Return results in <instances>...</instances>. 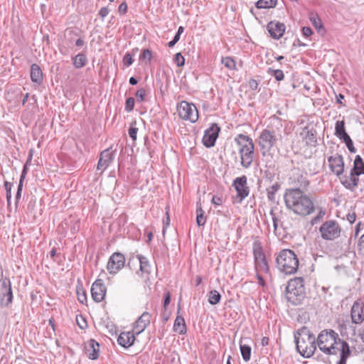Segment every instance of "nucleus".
I'll return each instance as SVG.
<instances>
[{
	"label": "nucleus",
	"mask_w": 364,
	"mask_h": 364,
	"mask_svg": "<svg viewBox=\"0 0 364 364\" xmlns=\"http://www.w3.org/2000/svg\"><path fill=\"white\" fill-rule=\"evenodd\" d=\"M196 223L198 226H203L205 223V218L204 217V211L201 206H198L196 209Z\"/></svg>",
	"instance_id": "nucleus-34"
},
{
	"label": "nucleus",
	"mask_w": 364,
	"mask_h": 364,
	"mask_svg": "<svg viewBox=\"0 0 364 364\" xmlns=\"http://www.w3.org/2000/svg\"><path fill=\"white\" fill-rule=\"evenodd\" d=\"M4 187L6 191V194H11V188H12V183L8 181L4 182Z\"/></svg>",
	"instance_id": "nucleus-59"
},
{
	"label": "nucleus",
	"mask_w": 364,
	"mask_h": 364,
	"mask_svg": "<svg viewBox=\"0 0 364 364\" xmlns=\"http://www.w3.org/2000/svg\"><path fill=\"white\" fill-rule=\"evenodd\" d=\"M28 165V164H26L24 165L20 178L25 179L26 175L27 174V172H28V167H27Z\"/></svg>",
	"instance_id": "nucleus-60"
},
{
	"label": "nucleus",
	"mask_w": 364,
	"mask_h": 364,
	"mask_svg": "<svg viewBox=\"0 0 364 364\" xmlns=\"http://www.w3.org/2000/svg\"><path fill=\"white\" fill-rule=\"evenodd\" d=\"M124 255L121 252H114L110 256L108 260L107 269L110 274H114L122 269L124 267Z\"/></svg>",
	"instance_id": "nucleus-12"
},
{
	"label": "nucleus",
	"mask_w": 364,
	"mask_h": 364,
	"mask_svg": "<svg viewBox=\"0 0 364 364\" xmlns=\"http://www.w3.org/2000/svg\"><path fill=\"white\" fill-rule=\"evenodd\" d=\"M12 299L11 284L10 279L6 277L3 279L1 285L0 306H8L12 302Z\"/></svg>",
	"instance_id": "nucleus-14"
},
{
	"label": "nucleus",
	"mask_w": 364,
	"mask_h": 364,
	"mask_svg": "<svg viewBox=\"0 0 364 364\" xmlns=\"http://www.w3.org/2000/svg\"><path fill=\"white\" fill-rule=\"evenodd\" d=\"M278 269L285 274H292L299 268V258L294 251L289 249L282 250L276 257Z\"/></svg>",
	"instance_id": "nucleus-5"
},
{
	"label": "nucleus",
	"mask_w": 364,
	"mask_h": 364,
	"mask_svg": "<svg viewBox=\"0 0 364 364\" xmlns=\"http://www.w3.org/2000/svg\"><path fill=\"white\" fill-rule=\"evenodd\" d=\"M356 215L355 213H348L347 215V220L349 221L350 223H353L355 221Z\"/></svg>",
	"instance_id": "nucleus-58"
},
{
	"label": "nucleus",
	"mask_w": 364,
	"mask_h": 364,
	"mask_svg": "<svg viewBox=\"0 0 364 364\" xmlns=\"http://www.w3.org/2000/svg\"><path fill=\"white\" fill-rule=\"evenodd\" d=\"M316 347L326 355L340 353V359L336 364H346L347 359L351 355L349 345L341 340L338 334L332 329H325L321 331L316 338Z\"/></svg>",
	"instance_id": "nucleus-1"
},
{
	"label": "nucleus",
	"mask_w": 364,
	"mask_h": 364,
	"mask_svg": "<svg viewBox=\"0 0 364 364\" xmlns=\"http://www.w3.org/2000/svg\"><path fill=\"white\" fill-rule=\"evenodd\" d=\"M359 175L350 170L349 176L340 177L341 184L347 189L353 191L358 186Z\"/></svg>",
	"instance_id": "nucleus-19"
},
{
	"label": "nucleus",
	"mask_w": 364,
	"mask_h": 364,
	"mask_svg": "<svg viewBox=\"0 0 364 364\" xmlns=\"http://www.w3.org/2000/svg\"><path fill=\"white\" fill-rule=\"evenodd\" d=\"M76 321H77V325L79 326V327L81 329H85L87 326V321L82 316H80V318H78L77 316Z\"/></svg>",
	"instance_id": "nucleus-48"
},
{
	"label": "nucleus",
	"mask_w": 364,
	"mask_h": 364,
	"mask_svg": "<svg viewBox=\"0 0 364 364\" xmlns=\"http://www.w3.org/2000/svg\"><path fill=\"white\" fill-rule=\"evenodd\" d=\"M151 321V315L149 312L144 311L134 322L133 325V331L136 335H139L149 325Z\"/></svg>",
	"instance_id": "nucleus-18"
},
{
	"label": "nucleus",
	"mask_w": 364,
	"mask_h": 364,
	"mask_svg": "<svg viewBox=\"0 0 364 364\" xmlns=\"http://www.w3.org/2000/svg\"><path fill=\"white\" fill-rule=\"evenodd\" d=\"M113 153L109 149H105L100 154V157L97 164V169L102 171H105L113 161Z\"/></svg>",
	"instance_id": "nucleus-22"
},
{
	"label": "nucleus",
	"mask_w": 364,
	"mask_h": 364,
	"mask_svg": "<svg viewBox=\"0 0 364 364\" xmlns=\"http://www.w3.org/2000/svg\"><path fill=\"white\" fill-rule=\"evenodd\" d=\"M269 339L268 337H266V336H264L262 338V341H261V344L262 346H266L269 344Z\"/></svg>",
	"instance_id": "nucleus-63"
},
{
	"label": "nucleus",
	"mask_w": 364,
	"mask_h": 364,
	"mask_svg": "<svg viewBox=\"0 0 364 364\" xmlns=\"http://www.w3.org/2000/svg\"><path fill=\"white\" fill-rule=\"evenodd\" d=\"M136 257L139 262V270L142 273L150 274L151 264L149 263L148 258L141 255H137Z\"/></svg>",
	"instance_id": "nucleus-27"
},
{
	"label": "nucleus",
	"mask_w": 364,
	"mask_h": 364,
	"mask_svg": "<svg viewBox=\"0 0 364 364\" xmlns=\"http://www.w3.org/2000/svg\"><path fill=\"white\" fill-rule=\"evenodd\" d=\"M134 107V99L133 97H129L127 99L125 102V110L128 112L132 111Z\"/></svg>",
	"instance_id": "nucleus-43"
},
{
	"label": "nucleus",
	"mask_w": 364,
	"mask_h": 364,
	"mask_svg": "<svg viewBox=\"0 0 364 364\" xmlns=\"http://www.w3.org/2000/svg\"><path fill=\"white\" fill-rule=\"evenodd\" d=\"M296 348L304 358H310L316 350V337L306 326L298 329L294 335Z\"/></svg>",
	"instance_id": "nucleus-3"
},
{
	"label": "nucleus",
	"mask_w": 364,
	"mask_h": 364,
	"mask_svg": "<svg viewBox=\"0 0 364 364\" xmlns=\"http://www.w3.org/2000/svg\"><path fill=\"white\" fill-rule=\"evenodd\" d=\"M300 135L307 146H316L317 144V133L313 127H305L300 133Z\"/></svg>",
	"instance_id": "nucleus-20"
},
{
	"label": "nucleus",
	"mask_w": 364,
	"mask_h": 364,
	"mask_svg": "<svg viewBox=\"0 0 364 364\" xmlns=\"http://www.w3.org/2000/svg\"><path fill=\"white\" fill-rule=\"evenodd\" d=\"M135 95H136L137 102H142L144 100V98L146 96V91L144 89L141 88L136 91Z\"/></svg>",
	"instance_id": "nucleus-45"
},
{
	"label": "nucleus",
	"mask_w": 364,
	"mask_h": 364,
	"mask_svg": "<svg viewBox=\"0 0 364 364\" xmlns=\"http://www.w3.org/2000/svg\"><path fill=\"white\" fill-rule=\"evenodd\" d=\"M221 63L230 70L235 69L236 66L235 61L230 57L223 58Z\"/></svg>",
	"instance_id": "nucleus-38"
},
{
	"label": "nucleus",
	"mask_w": 364,
	"mask_h": 364,
	"mask_svg": "<svg viewBox=\"0 0 364 364\" xmlns=\"http://www.w3.org/2000/svg\"><path fill=\"white\" fill-rule=\"evenodd\" d=\"M346 129H345V122L344 121H338L336 124L335 127V134L336 135L339 137L343 134H345Z\"/></svg>",
	"instance_id": "nucleus-37"
},
{
	"label": "nucleus",
	"mask_w": 364,
	"mask_h": 364,
	"mask_svg": "<svg viewBox=\"0 0 364 364\" xmlns=\"http://www.w3.org/2000/svg\"><path fill=\"white\" fill-rule=\"evenodd\" d=\"M232 186L237 192V198L238 203L242 201L248 196L250 193V188L247 186V178L246 176L237 177L232 182Z\"/></svg>",
	"instance_id": "nucleus-11"
},
{
	"label": "nucleus",
	"mask_w": 364,
	"mask_h": 364,
	"mask_svg": "<svg viewBox=\"0 0 364 364\" xmlns=\"http://www.w3.org/2000/svg\"><path fill=\"white\" fill-rule=\"evenodd\" d=\"M310 21L316 29L319 30L323 27L321 24V21L317 15L311 16L310 18Z\"/></svg>",
	"instance_id": "nucleus-41"
},
{
	"label": "nucleus",
	"mask_w": 364,
	"mask_h": 364,
	"mask_svg": "<svg viewBox=\"0 0 364 364\" xmlns=\"http://www.w3.org/2000/svg\"><path fill=\"white\" fill-rule=\"evenodd\" d=\"M174 62L178 67H181L185 64V58L181 53H177L174 56Z\"/></svg>",
	"instance_id": "nucleus-40"
},
{
	"label": "nucleus",
	"mask_w": 364,
	"mask_h": 364,
	"mask_svg": "<svg viewBox=\"0 0 364 364\" xmlns=\"http://www.w3.org/2000/svg\"><path fill=\"white\" fill-rule=\"evenodd\" d=\"M286 298L291 304H301L306 298L304 280L302 277L291 279L286 287Z\"/></svg>",
	"instance_id": "nucleus-6"
},
{
	"label": "nucleus",
	"mask_w": 364,
	"mask_h": 364,
	"mask_svg": "<svg viewBox=\"0 0 364 364\" xmlns=\"http://www.w3.org/2000/svg\"><path fill=\"white\" fill-rule=\"evenodd\" d=\"M267 73L270 75L274 76V78L277 81H281V80H284V75L283 71L279 69L274 70V69L269 68L267 70Z\"/></svg>",
	"instance_id": "nucleus-35"
},
{
	"label": "nucleus",
	"mask_w": 364,
	"mask_h": 364,
	"mask_svg": "<svg viewBox=\"0 0 364 364\" xmlns=\"http://www.w3.org/2000/svg\"><path fill=\"white\" fill-rule=\"evenodd\" d=\"M257 279L258 280V284L262 287L265 285V282L262 277L259 275V274H257Z\"/></svg>",
	"instance_id": "nucleus-62"
},
{
	"label": "nucleus",
	"mask_w": 364,
	"mask_h": 364,
	"mask_svg": "<svg viewBox=\"0 0 364 364\" xmlns=\"http://www.w3.org/2000/svg\"><path fill=\"white\" fill-rule=\"evenodd\" d=\"M351 171L358 173L359 176L364 174V162L360 155H357L355 158L353 167Z\"/></svg>",
	"instance_id": "nucleus-29"
},
{
	"label": "nucleus",
	"mask_w": 364,
	"mask_h": 364,
	"mask_svg": "<svg viewBox=\"0 0 364 364\" xmlns=\"http://www.w3.org/2000/svg\"><path fill=\"white\" fill-rule=\"evenodd\" d=\"M173 331L179 334H184L186 332L185 320L181 316H177L173 324Z\"/></svg>",
	"instance_id": "nucleus-28"
},
{
	"label": "nucleus",
	"mask_w": 364,
	"mask_h": 364,
	"mask_svg": "<svg viewBox=\"0 0 364 364\" xmlns=\"http://www.w3.org/2000/svg\"><path fill=\"white\" fill-rule=\"evenodd\" d=\"M170 302H171V295H170V293L168 292L164 297V307L166 309V306L170 304Z\"/></svg>",
	"instance_id": "nucleus-57"
},
{
	"label": "nucleus",
	"mask_w": 364,
	"mask_h": 364,
	"mask_svg": "<svg viewBox=\"0 0 364 364\" xmlns=\"http://www.w3.org/2000/svg\"><path fill=\"white\" fill-rule=\"evenodd\" d=\"M284 198L287 208L296 215L306 216L312 213L315 209L311 199L300 188L287 190Z\"/></svg>",
	"instance_id": "nucleus-2"
},
{
	"label": "nucleus",
	"mask_w": 364,
	"mask_h": 364,
	"mask_svg": "<svg viewBox=\"0 0 364 364\" xmlns=\"http://www.w3.org/2000/svg\"><path fill=\"white\" fill-rule=\"evenodd\" d=\"M341 229L338 223L333 220L326 221L319 228L321 237L326 240H333L338 238L341 235Z\"/></svg>",
	"instance_id": "nucleus-9"
},
{
	"label": "nucleus",
	"mask_w": 364,
	"mask_h": 364,
	"mask_svg": "<svg viewBox=\"0 0 364 364\" xmlns=\"http://www.w3.org/2000/svg\"><path fill=\"white\" fill-rule=\"evenodd\" d=\"M269 214L272 216V222H273L274 230L276 232V231L277 230V228H278V221H279V220H278L277 217L276 216V214H275V213H274L273 209H272L270 210Z\"/></svg>",
	"instance_id": "nucleus-47"
},
{
	"label": "nucleus",
	"mask_w": 364,
	"mask_h": 364,
	"mask_svg": "<svg viewBox=\"0 0 364 364\" xmlns=\"http://www.w3.org/2000/svg\"><path fill=\"white\" fill-rule=\"evenodd\" d=\"M99 343L93 339L88 341L87 346L86 347V353L88 355L90 359L95 360L99 356Z\"/></svg>",
	"instance_id": "nucleus-25"
},
{
	"label": "nucleus",
	"mask_w": 364,
	"mask_h": 364,
	"mask_svg": "<svg viewBox=\"0 0 364 364\" xmlns=\"http://www.w3.org/2000/svg\"><path fill=\"white\" fill-rule=\"evenodd\" d=\"M118 11L119 14H124L127 11V4L125 1H123L118 8Z\"/></svg>",
	"instance_id": "nucleus-53"
},
{
	"label": "nucleus",
	"mask_w": 364,
	"mask_h": 364,
	"mask_svg": "<svg viewBox=\"0 0 364 364\" xmlns=\"http://www.w3.org/2000/svg\"><path fill=\"white\" fill-rule=\"evenodd\" d=\"M220 132V127L216 123H213L210 127L205 131L202 141L207 148L215 146V141Z\"/></svg>",
	"instance_id": "nucleus-13"
},
{
	"label": "nucleus",
	"mask_w": 364,
	"mask_h": 364,
	"mask_svg": "<svg viewBox=\"0 0 364 364\" xmlns=\"http://www.w3.org/2000/svg\"><path fill=\"white\" fill-rule=\"evenodd\" d=\"M324 215H325V211L320 210L318 212V215L312 219L311 224L312 225L316 224L318 221H320V220H321L323 218Z\"/></svg>",
	"instance_id": "nucleus-49"
},
{
	"label": "nucleus",
	"mask_w": 364,
	"mask_h": 364,
	"mask_svg": "<svg viewBox=\"0 0 364 364\" xmlns=\"http://www.w3.org/2000/svg\"><path fill=\"white\" fill-rule=\"evenodd\" d=\"M211 202L213 204L215 205H220L223 203V199L220 196H213Z\"/></svg>",
	"instance_id": "nucleus-54"
},
{
	"label": "nucleus",
	"mask_w": 364,
	"mask_h": 364,
	"mask_svg": "<svg viewBox=\"0 0 364 364\" xmlns=\"http://www.w3.org/2000/svg\"><path fill=\"white\" fill-rule=\"evenodd\" d=\"M338 138L342 139L345 143L351 139L346 132L341 135V136H339Z\"/></svg>",
	"instance_id": "nucleus-61"
},
{
	"label": "nucleus",
	"mask_w": 364,
	"mask_h": 364,
	"mask_svg": "<svg viewBox=\"0 0 364 364\" xmlns=\"http://www.w3.org/2000/svg\"><path fill=\"white\" fill-rule=\"evenodd\" d=\"M282 138L274 129H265L259 136V146L262 156H272V150L276 146L278 139Z\"/></svg>",
	"instance_id": "nucleus-7"
},
{
	"label": "nucleus",
	"mask_w": 364,
	"mask_h": 364,
	"mask_svg": "<svg viewBox=\"0 0 364 364\" xmlns=\"http://www.w3.org/2000/svg\"><path fill=\"white\" fill-rule=\"evenodd\" d=\"M345 144L350 153H355L356 151V150L353 146V141L351 139L348 141Z\"/></svg>",
	"instance_id": "nucleus-55"
},
{
	"label": "nucleus",
	"mask_w": 364,
	"mask_h": 364,
	"mask_svg": "<svg viewBox=\"0 0 364 364\" xmlns=\"http://www.w3.org/2000/svg\"><path fill=\"white\" fill-rule=\"evenodd\" d=\"M234 140L240 146L238 153L241 166L245 168H250L254 159L255 145L252 139L249 136L239 134Z\"/></svg>",
	"instance_id": "nucleus-4"
},
{
	"label": "nucleus",
	"mask_w": 364,
	"mask_h": 364,
	"mask_svg": "<svg viewBox=\"0 0 364 364\" xmlns=\"http://www.w3.org/2000/svg\"><path fill=\"white\" fill-rule=\"evenodd\" d=\"M77 299L81 304H85L87 301V295L83 289L77 290Z\"/></svg>",
	"instance_id": "nucleus-44"
},
{
	"label": "nucleus",
	"mask_w": 364,
	"mask_h": 364,
	"mask_svg": "<svg viewBox=\"0 0 364 364\" xmlns=\"http://www.w3.org/2000/svg\"><path fill=\"white\" fill-rule=\"evenodd\" d=\"M240 348L243 360L246 362L249 361L251 357V347L248 345L240 343Z\"/></svg>",
	"instance_id": "nucleus-33"
},
{
	"label": "nucleus",
	"mask_w": 364,
	"mask_h": 364,
	"mask_svg": "<svg viewBox=\"0 0 364 364\" xmlns=\"http://www.w3.org/2000/svg\"><path fill=\"white\" fill-rule=\"evenodd\" d=\"M286 26L284 23L276 21H270L267 24V30L270 36L277 40L282 37L285 31Z\"/></svg>",
	"instance_id": "nucleus-21"
},
{
	"label": "nucleus",
	"mask_w": 364,
	"mask_h": 364,
	"mask_svg": "<svg viewBox=\"0 0 364 364\" xmlns=\"http://www.w3.org/2000/svg\"><path fill=\"white\" fill-rule=\"evenodd\" d=\"M277 0H259L255 3L257 9H270L277 6Z\"/></svg>",
	"instance_id": "nucleus-30"
},
{
	"label": "nucleus",
	"mask_w": 364,
	"mask_h": 364,
	"mask_svg": "<svg viewBox=\"0 0 364 364\" xmlns=\"http://www.w3.org/2000/svg\"><path fill=\"white\" fill-rule=\"evenodd\" d=\"M177 112L180 118L184 120L194 123L198 119V109L193 103L181 101L177 105Z\"/></svg>",
	"instance_id": "nucleus-8"
},
{
	"label": "nucleus",
	"mask_w": 364,
	"mask_h": 364,
	"mask_svg": "<svg viewBox=\"0 0 364 364\" xmlns=\"http://www.w3.org/2000/svg\"><path fill=\"white\" fill-rule=\"evenodd\" d=\"M134 62L132 55L129 53H126L123 58L124 65L126 66H130Z\"/></svg>",
	"instance_id": "nucleus-46"
},
{
	"label": "nucleus",
	"mask_w": 364,
	"mask_h": 364,
	"mask_svg": "<svg viewBox=\"0 0 364 364\" xmlns=\"http://www.w3.org/2000/svg\"><path fill=\"white\" fill-rule=\"evenodd\" d=\"M352 323L360 324L364 321V303L360 300H356L350 309Z\"/></svg>",
	"instance_id": "nucleus-16"
},
{
	"label": "nucleus",
	"mask_w": 364,
	"mask_h": 364,
	"mask_svg": "<svg viewBox=\"0 0 364 364\" xmlns=\"http://www.w3.org/2000/svg\"><path fill=\"white\" fill-rule=\"evenodd\" d=\"M208 302L212 305H215L220 303L221 299L220 294L215 289L211 290L208 293Z\"/></svg>",
	"instance_id": "nucleus-32"
},
{
	"label": "nucleus",
	"mask_w": 364,
	"mask_h": 364,
	"mask_svg": "<svg viewBox=\"0 0 364 364\" xmlns=\"http://www.w3.org/2000/svg\"><path fill=\"white\" fill-rule=\"evenodd\" d=\"M302 34L305 37H309L313 33L312 29L310 27L304 26L301 29Z\"/></svg>",
	"instance_id": "nucleus-52"
},
{
	"label": "nucleus",
	"mask_w": 364,
	"mask_h": 364,
	"mask_svg": "<svg viewBox=\"0 0 364 364\" xmlns=\"http://www.w3.org/2000/svg\"><path fill=\"white\" fill-rule=\"evenodd\" d=\"M293 181L295 183L299 186V188L306 190L309 186L308 174L306 173L301 171L299 169L294 173Z\"/></svg>",
	"instance_id": "nucleus-24"
},
{
	"label": "nucleus",
	"mask_w": 364,
	"mask_h": 364,
	"mask_svg": "<svg viewBox=\"0 0 364 364\" xmlns=\"http://www.w3.org/2000/svg\"><path fill=\"white\" fill-rule=\"evenodd\" d=\"M152 58V53L149 49H144L142 50L141 54L139 56L140 60H146V64L151 62Z\"/></svg>",
	"instance_id": "nucleus-39"
},
{
	"label": "nucleus",
	"mask_w": 364,
	"mask_h": 364,
	"mask_svg": "<svg viewBox=\"0 0 364 364\" xmlns=\"http://www.w3.org/2000/svg\"><path fill=\"white\" fill-rule=\"evenodd\" d=\"M253 255L256 270H260L265 273L269 272V266L265 258L262 246L258 242L253 244Z\"/></svg>",
	"instance_id": "nucleus-10"
},
{
	"label": "nucleus",
	"mask_w": 364,
	"mask_h": 364,
	"mask_svg": "<svg viewBox=\"0 0 364 364\" xmlns=\"http://www.w3.org/2000/svg\"><path fill=\"white\" fill-rule=\"evenodd\" d=\"M359 336L362 340V341L364 343V326H363V328L360 329V333H359Z\"/></svg>",
	"instance_id": "nucleus-64"
},
{
	"label": "nucleus",
	"mask_w": 364,
	"mask_h": 364,
	"mask_svg": "<svg viewBox=\"0 0 364 364\" xmlns=\"http://www.w3.org/2000/svg\"><path fill=\"white\" fill-rule=\"evenodd\" d=\"M279 188V186L277 183H275L267 189V198L269 200L272 202L275 201V195Z\"/></svg>",
	"instance_id": "nucleus-36"
},
{
	"label": "nucleus",
	"mask_w": 364,
	"mask_h": 364,
	"mask_svg": "<svg viewBox=\"0 0 364 364\" xmlns=\"http://www.w3.org/2000/svg\"><path fill=\"white\" fill-rule=\"evenodd\" d=\"M249 86L252 90H256L258 87V82L256 80L251 79L249 82Z\"/></svg>",
	"instance_id": "nucleus-56"
},
{
	"label": "nucleus",
	"mask_w": 364,
	"mask_h": 364,
	"mask_svg": "<svg viewBox=\"0 0 364 364\" xmlns=\"http://www.w3.org/2000/svg\"><path fill=\"white\" fill-rule=\"evenodd\" d=\"M109 13V10L107 7H102L99 11V16L102 19H104Z\"/></svg>",
	"instance_id": "nucleus-51"
},
{
	"label": "nucleus",
	"mask_w": 364,
	"mask_h": 364,
	"mask_svg": "<svg viewBox=\"0 0 364 364\" xmlns=\"http://www.w3.org/2000/svg\"><path fill=\"white\" fill-rule=\"evenodd\" d=\"M330 170L337 176L340 177L344 171V161L341 155L336 154L328 158Z\"/></svg>",
	"instance_id": "nucleus-15"
},
{
	"label": "nucleus",
	"mask_w": 364,
	"mask_h": 364,
	"mask_svg": "<svg viewBox=\"0 0 364 364\" xmlns=\"http://www.w3.org/2000/svg\"><path fill=\"white\" fill-rule=\"evenodd\" d=\"M31 79L32 82L40 85L43 82V73L40 66L36 63L31 66Z\"/></svg>",
	"instance_id": "nucleus-26"
},
{
	"label": "nucleus",
	"mask_w": 364,
	"mask_h": 364,
	"mask_svg": "<svg viewBox=\"0 0 364 364\" xmlns=\"http://www.w3.org/2000/svg\"><path fill=\"white\" fill-rule=\"evenodd\" d=\"M134 124H136V122L132 124L131 127L129 129V135L130 138L134 141L136 139V134L138 132V128L134 127Z\"/></svg>",
	"instance_id": "nucleus-42"
},
{
	"label": "nucleus",
	"mask_w": 364,
	"mask_h": 364,
	"mask_svg": "<svg viewBox=\"0 0 364 364\" xmlns=\"http://www.w3.org/2000/svg\"><path fill=\"white\" fill-rule=\"evenodd\" d=\"M134 332H122L119 334L117 338V342L121 346L128 348L132 346L135 341Z\"/></svg>",
	"instance_id": "nucleus-23"
},
{
	"label": "nucleus",
	"mask_w": 364,
	"mask_h": 364,
	"mask_svg": "<svg viewBox=\"0 0 364 364\" xmlns=\"http://www.w3.org/2000/svg\"><path fill=\"white\" fill-rule=\"evenodd\" d=\"M358 247L360 252L364 254V234L360 236L358 242Z\"/></svg>",
	"instance_id": "nucleus-50"
},
{
	"label": "nucleus",
	"mask_w": 364,
	"mask_h": 364,
	"mask_svg": "<svg viewBox=\"0 0 364 364\" xmlns=\"http://www.w3.org/2000/svg\"><path fill=\"white\" fill-rule=\"evenodd\" d=\"M106 295V287L102 279H97L92 285L91 296L96 302L102 301Z\"/></svg>",
	"instance_id": "nucleus-17"
},
{
	"label": "nucleus",
	"mask_w": 364,
	"mask_h": 364,
	"mask_svg": "<svg viewBox=\"0 0 364 364\" xmlns=\"http://www.w3.org/2000/svg\"><path fill=\"white\" fill-rule=\"evenodd\" d=\"M87 62V59L83 53H78L73 58V65L76 68H81L84 67Z\"/></svg>",
	"instance_id": "nucleus-31"
}]
</instances>
